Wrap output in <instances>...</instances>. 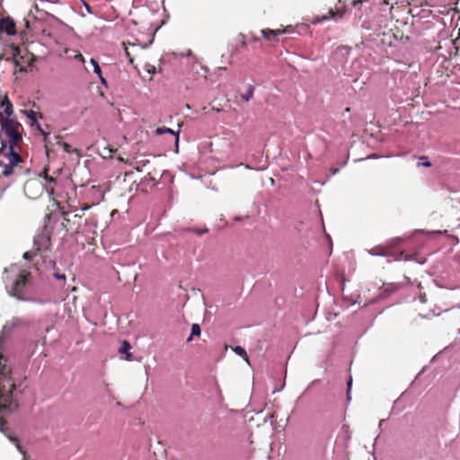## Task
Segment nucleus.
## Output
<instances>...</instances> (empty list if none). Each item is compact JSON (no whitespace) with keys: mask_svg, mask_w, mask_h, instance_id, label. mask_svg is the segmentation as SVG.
I'll return each mask as SVG.
<instances>
[{"mask_svg":"<svg viewBox=\"0 0 460 460\" xmlns=\"http://www.w3.org/2000/svg\"><path fill=\"white\" fill-rule=\"evenodd\" d=\"M6 420L3 417H0V431L5 433L4 426L6 425Z\"/></svg>","mask_w":460,"mask_h":460,"instance_id":"24","label":"nucleus"},{"mask_svg":"<svg viewBox=\"0 0 460 460\" xmlns=\"http://www.w3.org/2000/svg\"><path fill=\"white\" fill-rule=\"evenodd\" d=\"M233 350L239 356H241L245 361H248V355L246 350L241 346H235Z\"/></svg>","mask_w":460,"mask_h":460,"instance_id":"17","label":"nucleus"},{"mask_svg":"<svg viewBox=\"0 0 460 460\" xmlns=\"http://www.w3.org/2000/svg\"><path fill=\"white\" fill-rule=\"evenodd\" d=\"M45 179L46 181H48L49 183H53L54 184V188L56 189V191L58 193V188L60 187L61 185H63L61 182L58 181V180L52 176H49L48 174H45Z\"/></svg>","mask_w":460,"mask_h":460,"instance_id":"18","label":"nucleus"},{"mask_svg":"<svg viewBox=\"0 0 460 460\" xmlns=\"http://www.w3.org/2000/svg\"><path fill=\"white\" fill-rule=\"evenodd\" d=\"M5 435L8 437V438H9L11 441H13V442H14V443L16 444L17 448L19 449V451H21V452H22V447H21V446H20V444H19V440H18V438H17L13 437V436H11V435H9V434H7V433H5Z\"/></svg>","mask_w":460,"mask_h":460,"instance_id":"21","label":"nucleus"},{"mask_svg":"<svg viewBox=\"0 0 460 460\" xmlns=\"http://www.w3.org/2000/svg\"><path fill=\"white\" fill-rule=\"evenodd\" d=\"M401 238H396L390 241L385 245H376L370 249L368 252L374 256H384V257H394V260H404L409 261L412 259V255L404 254L403 252H400L398 254H394L393 252V248L401 242Z\"/></svg>","mask_w":460,"mask_h":460,"instance_id":"4","label":"nucleus"},{"mask_svg":"<svg viewBox=\"0 0 460 460\" xmlns=\"http://www.w3.org/2000/svg\"><path fill=\"white\" fill-rule=\"evenodd\" d=\"M254 93V86L249 85L246 93L241 94V99L248 102L252 97Z\"/></svg>","mask_w":460,"mask_h":460,"instance_id":"15","label":"nucleus"},{"mask_svg":"<svg viewBox=\"0 0 460 460\" xmlns=\"http://www.w3.org/2000/svg\"><path fill=\"white\" fill-rule=\"evenodd\" d=\"M0 31L5 32L7 35H14L16 33L14 22L9 17L1 18Z\"/></svg>","mask_w":460,"mask_h":460,"instance_id":"11","label":"nucleus"},{"mask_svg":"<svg viewBox=\"0 0 460 460\" xmlns=\"http://www.w3.org/2000/svg\"><path fill=\"white\" fill-rule=\"evenodd\" d=\"M125 52H126V56L128 57V61L130 63H133V58L131 56V53L128 51V48H125Z\"/></svg>","mask_w":460,"mask_h":460,"instance_id":"27","label":"nucleus"},{"mask_svg":"<svg viewBox=\"0 0 460 460\" xmlns=\"http://www.w3.org/2000/svg\"><path fill=\"white\" fill-rule=\"evenodd\" d=\"M420 160H427V157L426 156H421Z\"/></svg>","mask_w":460,"mask_h":460,"instance_id":"38","label":"nucleus"},{"mask_svg":"<svg viewBox=\"0 0 460 460\" xmlns=\"http://www.w3.org/2000/svg\"><path fill=\"white\" fill-rule=\"evenodd\" d=\"M130 349H131L130 343L128 341H123L119 349V352L120 354H125L126 355L125 358L128 361H131L133 358H132V354L130 353Z\"/></svg>","mask_w":460,"mask_h":460,"instance_id":"13","label":"nucleus"},{"mask_svg":"<svg viewBox=\"0 0 460 460\" xmlns=\"http://www.w3.org/2000/svg\"><path fill=\"white\" fill-rule=\"evenodd\" d=\"M90 208L89 205H84L83 208H82V210H86Z\"/></svg>","mask_w":460,"mask_h":460,"instance_id":"35","label":"nucleus"},{"mask_svg":"<svg viewBox=\"0 0 460 460\" xmlns=\"http://www.w3.org/2000/svg\"><path fill=\"white\" fill-rule=\"evenodd\" d=\"M13 104L6 95L3 96L0 100V123L3 120L13 119Z\"/></svg>","mask_w":460,"mask_h":460,"instance_id":"9","label":"nucleus"},{"mask_svg":"<svg viewBox=\"0 0 460 460\" xmlns=\"http://www.w3.org/2000/svg\"><path fill=\"white\" fill-rule=\"evenodd\" d=\"M420 300L421 303H425L427 301L426 296L424 294L420 295Z\"/></svg>","mask_w":460,"mask_h":460,"instance_id":"32","label":"nucleus"},{"mask_svg":"<svg viewBox=\"0 0 460 460\" xmlns=\"http://www.w3.org/2000/svg\"><path fill=\"white\" fill-rule=\"evenodd\" d=\"M241 46L242 47H245L246 46V41L244 40H242Z\"/></svg>","mask_w":460,"mask_h":460,"instance_id":"34","label":"nucleus"},{"mask_svg":"<svg viewBox=\"0 0 460 460\" xmlns=\"http://www.w3.org/2000/svg\"><path fill=\"white\" fill-rule=\"evenodd\" d=\"M200 332H201V331H200L199 325L198 323H193L191 325L190 336L187 339V341L190 342L194 336L199 337L200 335Z\"/></svg>","mask_w":460,"mask_h":460,"instance_id":"16","label":"nucleus"},{"mask_svg":"<svg viewBox=\"0 0 460 460\" xmlns=\"http://www.w3.org/2000/svg\"><path fill=\"white\" fill-rule=\"evenodd\" d=\"M42 135L46 136L47 134L43 131V130H40Z\"/></svg>","mask_w":460,"mask_h":460,"instance_id":"41","label":"nucleus"},{"mask_svg":"<svg viewBox=\"0 0 460 460\" xmlns=\"http://www.w3.org/2000/svg\"><path fill=\"white\" fill-rule=\"evenodd\" d=\"M101 80V83L104 85H107V81L106 79L102 76V74L101 75V76H98Z\"/></svg>","mask_w":460,"mask_h":460,"instance_id":"30","label":"nucleus"},{"mask_svg":"<svg viewBox=\"0 0 460 460\" xmlns=\"http://www.w3.org/2000/svg\"><path fill=\"white\" fill-rule=\"evenodd\" d=\"M192 232H194L195 234H197L199 235H201V234H207L208 232V229L207 227L202 228V229L193 228Z\"/></svg>","mask_w":460,"mask_h":460,"instance_id":"22","label":"nucleus"},{"mask_svg":"<svg viewBox=\"0 0 460 460\" xmlns=\"http://www.w3.org/2000/svg\"><path fill=\"white\" fill-rule=\"evenodd\" d=\"M234 134L233 132L226 133L219 139L218 146L221 153L230 155L234 149Z\"/></svg>","mask_w":460,"mask_h":460,"instance_id":"8","label":"nucleus"},{"mask_svg":"<svg viewBox=\"0 0 460 460\" xmlns=\"http://www.w3.org/2000/svg\"><path fill=\"white\" fill-rule=\"evenodd\" d=\"M36 255V252L34 251H28L23 253V258L25 260H31Z\"/></svg>","mask_w":460,"mask_h":460,"instance_id":"20","label":"nucleus"},{"mask_svg":"<svg viewBox=\"0 0 460 460\" xmlns=\"http://www.w3.org/2000/svg\"><path fill=\"white\" fill-rule=\"evenodd\" d=\"M31 278V273L30 270L26 269L20 270L16 278L13 280L12 286L9 288L10 296L17 298L18 300L24 301L26 300L24 296V292L26 289L27 284L30 282Z\"/></svg>","mask_w":460,"mask_h":460,"instance_id":"3","label":"nucleus"},{"mask_svg":"<svg viewBox=\"0 0 460 460\" xmlns=\"http://www.w3.org/2000/svg\"><path fill=\"white\" fill-rule=\"evenodd\" d=\"M346 13L347 7L344 2L339 1L335 4L334 7L329 8L327 14H323L321 16L317 15L315 17L314 22H322L330 19L338 21L341 19Z\"/></svg>","mask_w":460,"mask_h":460,"instance_id":"7","label":"nucleus"},{"mask_svg":"<svg viewBox=\"0 0 460 460\" xmlns=\"http://www.w3.org/2000/svg\"><path fill=\"white\" fill-rule=\"evenodd\" d=\"M421 165L424 167H430L431 164L429 162L426 161V162L422 163Z\"/></svg>","mask_w":460,"mask_h":460,"instance_id":"33","label":"nucleus"},{"mask_svg":"<svg viewBox=\"0 0 460 460\" xmlns=\"http://www.w3.org/2000/svg\"><path fill=\"white\" fill-rule=\"evenodd\" d=\"M12 370L11 368L6 366L3 365L0 367V375L2 376V385L5 384L6 385H9L10 383H13L11 377Z\"/></svg>","mask_w":460,"mask_h":460,"instance_id":"12","label":"nucleus"},{"mask_svg":"<svg viewBox=\"0 0 460 460\" xmlns=\"http://www.w3.org/2000/svg\"><path fill=\"white\" fill-rule=\"evenodd\" d=\"M26 114L28 116V118L31 120V121H36V112L33 111H26Z\"/></svg>","mask_w":460,"mask_h":460,"instance_id":"23","label":"nucleus"},{"mask_svg":"<svg viewBox=\"0 0 460 460\" xmlns=\"http://www.w3.org/2000/svg\"><path fill=\"white\" fill-rule=\"evenodd\" d=\"M54 276L56 279H60V280H66V275L64 273H58V272H55L54 273Z\"/></svg>","mask_w":460,"mask_h":460,"instance_id":"25","label":"nucleus"},{"mask_svg":"<svg viewBox=\"0 0 460 460\" xmlns=\"http://www.w3.org/2000/svg\"><path fill=\"white\" fill-rule=\"evenodd\" d=\"M345 111H346V112H349L350 111V108L347 107Z\"/></svg>","mask_w":460,"mask_h":460,"instance_id":"36","label":"nucleus"},{"mask_svg":"<svg viewBox=\"0 0 460 460\" xmlns=\"http://www.w3.org/2000/svg\"><path fill=\"white\" fill-rule=\"evenodd\" d=\"M165 133H169L172 136L175 137V146H176V150L178 149V143H179V132H174L172 129L167 128V127H159L155 129V134L156 135H163V134H165Z\"/></svg>","mask_w":460,"mask_h":460,"instance_id":"14","label":"nucleus"},{"mask_svg":"<svg viewBox=\"0 0 460 460\" xmlns=\"http://www.w3.org/2000/svg\"><path fill=\"white\" fill-rule=\"evenodd\" d=\"M62 146H63V148H64V150H65L66 152L70 153V151H71V149H70V148H71V146H70V145H69V144H67V143H66V142H63V143H62Z\"/></svg>","mask_w":460,"mask_h":460,"instance_id":"26","label":"nucleus"},{"mask_svg":"<svg viewBox=\"0 0 460 460\" xmlns=\"http://www.w3.org/2000/svg\"><path fill=\"white\" fill-rule=\"evenodd\" d=\"M432 314H433V315H438V314H439V313H438V314H437V313L433 312V313H432Z\"/></svg>","mask_w":460,"mask_h":460,"instance_id":"40","label":"nucleus"},{"mask_svg":"<svg viewBox=\"0 0 460 460\" xmlns=\"http://www.w3.org/2000/svg\"><path fill=\"white\" fill-rule=\"evenodd\" d=\"M67 203H69V199L66 200ZM68 207H71V204H68Z\"/></svg>","mask_w":460,"mask_h":460,"instance_id":"42","label":"nucleus"},{"mask_svg":"<svg viewBox=\"0 0 460 460\" xmlns=\"http://www.w3.org/2000/svg\"><path fill=\"white\" fill-rule=\"evenodd\" d=\"M291 31V26L288 27H281L277 30H271V29H263L261 30V35L262 37L267 40H277V37L280 34H283L285 32Z\"/></svg>","mask_w":460,"mask_h":460,"instance_id":"10","label":"nucleus"},{"mask_svg":"<svg viewBox=\"0 0 460 460\" xmlns=\"http://www.w3.org/2000/svg\"><path fill=\"white\" fill-rule=\"evenodd\" d=\"M91 64L93 65V72L98 75V76H101L102 75V69L98 64V62L93 59V58H91L90 60Z\"/></svg>","mask_w":460,"mask_h":460,"instance_id":"19","label":"nucleus"},{"mask_svg":"<svg viewBox=\"0 0 460 460\" xmlns=\"http://www.w3.org/2000/svg\"><path fill=\"white\" fill-rule=\"evenodd\" d=\"M15 389L16 385L14 383H10L9 385H2L0 388V411L2 410L13 411L18 409L19 403L13 395Z\"/></svg>","mask_w":460,"mask_h":460,"instance_id":"5","label":"nucleus"},{"mask_svg":"<svg viewBox=\"0 0 460 460\" xmlns=\"http://www.w3.org/2000/svg\"><path fill=\"white\" fill-rule=\"evenodd\" d=\"M348 385H349V388L350 385H351V380H349V382L348 383Z\"/></svg>","mask_w":460,"mask_h":460,"instance_id":"39","label":"nucleus"},{"mask_svg":"<svg viewBox=\"0 0 460 460\" xmlns=\"http://www.w3.org/2000/svg\"><path fill=\"white\" fill-rule=\"evenodd\" d=\"M50 220V214L45 216V225L40 233L34 238V247L36 252L48 251L51 245V230L48 227L47 223Z\"/></svg>","mask_w":460,"mask_h":460,"instance_id":"6","label":"nucleus"},{"mask_svg":"<svg viewBox=\"0 0 460 460\" xmlns=\"http://www.w3.org/2000/svg\"><path fill=\"white\" fill-rule=\"evenodd\" d=\"M155 67L154 66H148V67L146 68V71L151 75L155 74Z\"/></svg>","mask_w":460,"mask_h":460,"instance_id":"29","label":"nucleus"},{"mask_svg":"<svg viewBox=\"0 0 460 460\" xmlns=\"http://www.w3.org/2000/svg\"><path fill=\"white\" fill-rule=\"evenodd\" d=\"M75 58L79 59L80 61L82 62H84V56L80 53H78L76 56H75Z\"/></svg>","mask_w":460,"mask_h":460,"instance_id":"31","label":"nucleus"},{"mask_svg":"<svg viewBox=\"0 0 460 460\" xmlns=\"http://www.w3.org/2000/svg\"><path fill=\"white\" fill-rule=\"evenodd\" d=\"M46 190L53 199H62V195L54 187L45 186L40 178L28 179L23 185V192L30 199H39Z\"/></svg>","mask_w":460,"mask_h":460,"instance_id":"2","label":"nucleus"},{"mask_svg":"<svg viewBox=\"0 0 460 460\" xmlns=\"http://www.w3.org/2000/svg\"><path fill=\"white\" fill-rule=\"evenodd\" d=\"M25 25L27 28H29V22L28 21H25Z\"/></svg>","mask_w":460,"mask_h":460,"instance_id":"37","label":"nucleus"},{"mask_svg":"<svg viewBox=\"0 0 460 460\" xmlns=\"http://www.w3.org/2000/svg\"><path fill=\"white\" fill-rule=\"evenodd\" d=\"M83 4H84V7H85L86 11H87L89 13H93V11H92V9H91V7H90V5H89V3H88V2H83Z\"/></svg>","mask_w":460,"mask_h":460,"instance_id":"28","label":"nucleus"},{"mask_svg":"<svg viewBox=\"0 0 460 460\" xmlns=\"http://www.w3.org/2000/svg\"><path fill=\"white\" fill-rule=\"evenodd\" d=\"M57 203L63 217L61 226L66 233L72 235L78 234H87L90 232L95 233L94 229L97 226L95 221L93 219H84L82 215L65 211L64 208L60 207L59 202Z\"/></svg>","mask_w":460,"mask_h":460,"instance_id":"1","label":"nucleus"}]
</instances>
